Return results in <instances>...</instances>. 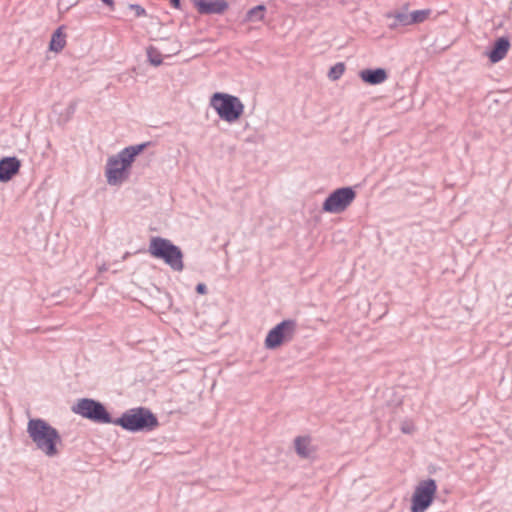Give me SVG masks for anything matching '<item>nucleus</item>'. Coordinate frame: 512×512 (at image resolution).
Here are the masks:
<instances>
[{"mask_svg": "<svg viewBox=\"0 0 512 512\" xmlns=\"http://www.w3.org/2000/svg\"><path fill=\"white\" fill-rule=\"evenodd\" d=\"M200 14H222L228 8L225 0H192Z\"/></svg>", "mask_w": 512, "mask_h": 512, "instance_id": "nucleus-10", "label": "nucleus"}, {"mask_svg": "<svg viewBox=\"0 0 512 512\" xmlns=\"http://www.w3.org/2000/svg\"><path fill=\"white\" fill-rule=\"evenodd\" d=\"M105 5H107L110 8H113L114 6V0H101Z\"/></svg>", "mask_w": 512, "mask_h": 512, "instance_id": "nucleus-25", "label": "nucleus"}, {"mask_svg": "<svg viewBox=\"0 0 512 512\" xmlns=\"http://www.w3.org/2000/svg\"><path fill=\"white\" fill-rule=\"evenodd\" d=\"M106 270H107V267L105 265H102L101 267H99L100 272H104Z\"/></svg>", "mask_w": 512, "mask_h": 512, "instance_id": "nucleus-27", "label": "nucleus"}, {"mask_svg": "<svg viewBox=\"0 0 512 512\" xmlns=\"http://www.w3.org/2000/svg\"><path fill=\"white\" fill-rule=\"evenodd\" d=\"M27 433L37 450L48 458L60 454L62 438L56 428L41 418H32L27 423Z\"/></svg>", "mask_w": 512, "mask_h": 512, "instance_id": "nucleus-1", "label": "nucleus"}, {"mask_svg": "<svg viewBox=\"0 0 512 512\" xmlns=\"http://www.w3.org/2000/svg\"><path fill=\"white\" fill-rule=\"evenodd\" d=\"M297 323L295 320H283L272 328L265 339V346L268 349H275L282 343L291 341L296 332Z\"/></svg>", "mask_w": 512, "mask_h": 512, "instance_id": "nucleus-8", "label": "nucleus"}, {"mask_svg": "<svg viewBox=\"0 0 512 512\" xmlns=\"http://www.w3.org/2000/svg\"><path fill=\"white\" fill-rule=\"evenodd\" d=\"M20 160L16 157H4L0 160V182H8L19 172Z\"/></svg>", "mask_w": 512, "mask_h": 512, "instance_id": "nucleus-11", "label": "nucleus"}, {"mask_svg": "<svg viewBox=\"0 0 512 512\" xmlns=\"http://www.w3.org/2000/svg\"><path fill=\"white\" fill-rule=\"evenodd\" d=\"M402 431H403L404 433H410V432H411V428H410L409 426H405V425H403V426H402Z\"/></svg>", "mask_w": 512, "mask_h": 512, "instance_id": "nucleus-26", "label": "nucleus"}, {"mask_svg": "<svg viewBox=\"0 0 512 512\" xmlns=\"http://www.w3.org/2000/svg\"><path fill=\"white\" fill-rule=\"evenodd\" d=\"M509 48H510V42H509L508 38H506V37L498 38L495 41L491 51L488 53L489 60L492 63H497V62L501 61L508 53Z\"/></svg>", "mask_w": 512, "mask_h": 512, "instance_id": "nucleus-13", "label": "nucleus"}, {"mask_svg": "<svg viewBox=\"0 0 512 512\" xmlns=\"http://www.w3.org/2000/svg\"><path fill=\"white\" fill-rule=\"evenodd\" d=\"M430 14V10H415L410 13V25L415 23H421L427 19Z\"/></svg>", "mask_w": 512, "mask_h": 512, "instance_id": "nucleus-19", "label": "nucleus"}, {"mask_svg": "<svg viewBox=\"0 0 512 512\" xmlns=\"http://www.w3.org/2000/svg\"><path fill=\"white\" fill-rule=\"evenodd\" d=\"M266 7L263 4L257 5L249 9L246 13V20L251 22L262 21Z\"/></svg>", "mask_w": 512, "mask_h": 512, "instance_id": "nucleus-18", "label": "nucleus"}, {"mask_svg": "<svg viewBox=\"0 0 512 512\" xmlns=\"http://www.w3.org/2000/svg\"><path fill=\"white\" fill-rule=\"evenodd\" d=\"M72 411L75 414L95 423L113 424L114 421L101 402L90 398H82L78 400V402L72 407Z\"/></svg>", "mask_w": 512, "mask_h": 512, "instance_id": "nucleus-5", "label": "nucleus"}, {"mask_svg": "<svg viewBox=\"0 0 512 512\" xmlns=\"http://www.w3.org/2000/svg\"><path fill=\"white\" fill-rule=\"evenodd\" d=\"M66 44V34L63 32V28H57L52 34L49 49L54 52H60Z\"/></svg>", "mask_w": 512, "mask_h": 512, "instance_id": "nucleus-16", "label": "nucleus"}, {"mask_svg": "<svg viewBox=\"0 0 512 512\" xmlns=\"http://www.w3.org/2000/svg\"><path fill=\"white\" fill-rule=\"evenodd\" d=\"M295 451L301 458H309L314 450L309 437L298 436L294 440Z\"/></svg>", "mask_w": 512, "mask_h": 512, "instance_id": "nucleus-15", "label": "nucleus"}, {"mask_svg": "<svg viewBox=\"0 0 512 512\" xmlns=\"http://www.w3.org/2000/svg\"><path fill=\"white\" fill-rule=\"evenodd\" d=\"M355 197L356 193L352 187L338 188L325 199L322 209L328 213H341L347 209Z\"/></svg>", "mask_w": 512, "mask_h": 512, "instance_id": "nucleus-7", "label": "nucleus"}, {"mask_svg": "<svg viewBox=\"0 0 512 512\" xmlns=\"http://www.w3.org/2000/svg\"><path fill=\"white\" fill-rule=\"evenodd\" d=\"M170 3L174 8H180V0H170Z\"/></svg>", "mask_w": 512, "mask_h": 512, "instance_id": "nucleus-24", "label": "nucleus"}, {"mask_svg": "<svg viewBox=\"0 0 512 512\" xmlns=\"http://www.w3.org/2000/svg\"><path fill=\"white\" fill-rule=\"evenodd\" d=\"M150 145V142H145L137 145H131L122 149L117 155V159L124 164L127 168L130 169L132 163L134 162L136 156H138L141 152L145 150L147 146Z\"/></svg>", "mask_w": 512, "mask_h": 512, "instance_id": "nucleus-12", "label": "nucleus"}, {"mask_svg": "<svg viewBox=\"0 0 512 512\" xmlns=\"http://www.w3.org/2000/svg\"><path fill=\"white\" fill-rule=\"evenodd\" d=\"M436 491L437 485L434 479L421 481L412 496L411 512H425L432 504Z\"/></svg>", "mask_w": 512, "mask_h": 512, "instance_id": "nucleus-6", "label": "nucleus"}, {"mask_svg": "<svg viewBox=\"0 0 512 512\" xmlns=\"http://www.w3.org/2000/svg\"><path fill=\"white\" fill-rule=\"evenodd\" d=\"M359 76L363 82L370 85L381 84L388 78L387 72L383 68L364 69L360 71Z\"/></svg>", "mask_w": 512, "mask_h": 512, "instance_id": "nucleus-14", "label": "nucleus"}, {"mask_svg": "<svg viewBox=\"0 0 512 512\" xmlns=\"http://www.w3.org/2000/svg\"><path fill=\"white\" fill-rule=\"evenodd\" d=\"M148 252L152 257L163 260L173 271L181 272L184 269L183 252L169 239L152 237Z\"/></svg>", "mask_w": 512, "mask_h": 512, "instance_id": "nucleus-3", "label": "nucleus"}, {"mask_svg": "<svg viewBox=\"0 0 512 512\" xmlns=\"http://www.w3.org/2000/svg\"><path fill=\"white\" fill-rule=\"evenodd\" d=\"M113 424L130 432H148L154 430L159 422L149 409L138 407L124 412L121 417L114 419Z\"/></svg>", "mask_w": 512, "mask_h": 512, "instance_id": "nucleus-2", "label": "nucleus"}, {"mask_svg": "<svg viewBox=\"0 0 512 512\" xmlns=\"http://www.w3.org/2000/svg\"><path fill=\"white\" fill-rule=\"evenodd\" d=\"M129 9L135 12L136 17L146 16V10L139 4H130Z\"/></svg>", "mask_w": 512, "mask_h": 512, "instance_id": "nucleus-22", "label": "nucleus"}, {"mask_svg": "<svg viewBox=\"0 0 512 512\" xmlns=\"http://www.w3.org/2000/svg\"><path fill=\"white\" fill-rule=\"evenodd\" d=\"M387 17L394 19V21L390 24L391 28H396L399 25H410V14H408L406 11H397L394 13H389L387 14Z\"/></svg>", "mask_w": 512, "mask_h": 512, "instance_id": "nucleus-17", "label": "nucleus"}, {"mask_svg": "<svg viewBox=\"0 0 512 512\" xmlns=\"http://www.w3.org/2000/svg\"><path fill=\"white\" fill-rule=\"evenodd\" d=\"M105 176L109 185L117 186L129 177V168L122 164L117 157L111 156L106 163Z\"/></svg>", "mask_w": 512, "mask_h": 512, "instance_id": "nucleus-9", "label": "nucleus"}, {"mask_svg": "<svg viewBox=\"0 0 512 512\" xmlns=\"http://www.w3.org/2000/svg\"><path fill=\"white\" fill-rule=\"evenodd\" d=\"M147 56H148L149 62L153 66H159L162 64V57H161V54L157 51V49L150 47L147 50Z\"/></svg>", "mask_w": 512, "mask_h": 512, "instance_id": "nucleus-21", "label": "nucleus"}, {"mask_svg": "<svg viewBox=\"0 0 512 512\" xmlns=\"http://www.w3.org/2000/svg\"><path fill=\"white\" fill-rule=\"evenodd\" d=\"M210 106L217 112L220 119L228 123L236 122L244 112V104L241 100L227 93H214L210 99Z\"/></svg>", "mask_w": 512, "mask_h": 512, "instance_id": "nucleus-4", "label": "nucleus"}, {"mask_svg": "<svg viewBox=\"0 0 512 512\" xmlns=\"http://www.w3.org/2000/svg\"><path fill=\"white\" fill-rule=\"evenodd\" d=\"M196 292L198 294H206L207 293V287L204 283H198L196 286Z\"/></svg>", "mask_w": 512, "mask_h": 512, "instance_id": "nucleus-23", "label": "nucleus"}, {"mask_svg": "<svg viewBox=\"0 0 512 512\" xmlns=\"http://www.w3.org/2000/svg\"><path fill=\"white\" fill-rule=\"evenodd\" d=\"M345 71V65L342 62L336 63L334 66H332L328 72V77L335 81L338 80Z\"/></svg>", "mask_w": 512, "mask_h": 512, "instance_id": "nucleus-20", "label": "nucleus"}]
</instances>
